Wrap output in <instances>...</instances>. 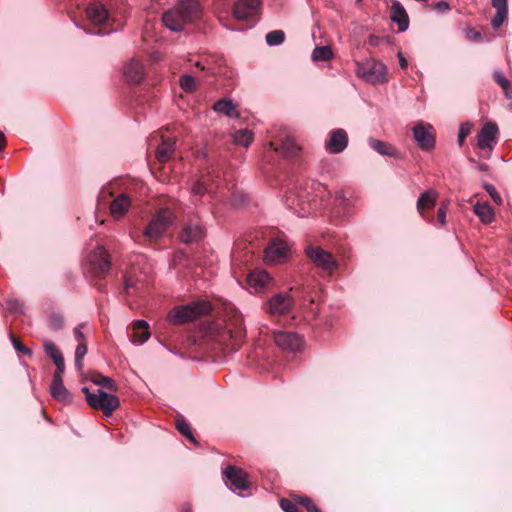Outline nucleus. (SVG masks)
<instances>
[{"instance_id":"34","label":"nucleus","mask_w":512,"mask_h":512,"mask_svg":"<svg viewBox=\"0 0 512 512\" xmlns=\"http://www.w3.org/2000/svg\"><path fill=\"white\" fill-rule=\"evenodd\" d=\"M91 381L101 387H104L110 391H117L116 383L109 377L103 376L101 374H97L91 378Z\"/></svg>"},{"instance_id":"51","label":"nucleus","mask_w":512,"mask_h":512,"mask_svg":"<svg viewBox=\"0 0 512 512\" xmlns=\"http://www.w3.org/2000/svg\"><path fill=\"white\" fill-rule=\"evenodd\" d=\"M492 5L497 11H507V0H492Z\"/></svg>"},{"instance_id":"2","label":"nucleus","mask_w":512,"mask_h":512,"mask_svg":"<svg viewBox=\"0 0 512 512\" xmlns=\"http://www.w3.org/2000/svg\"><path fill=\"white\" fill-rule=\"evenodd\" d=\"M174 213L168 208H162L157 211L150 219L148 225L143 231V236L149 243L158 241L173 223Z\"/></svg>"},{"instance_id":"40","label":"nucleus","mask_w":512,"mask_h":512,"mask_svg":"<svg viewBox=\"0 0 512 512\" xmlns=\"http://www.w3.org/2000/svg\"><path fill=\"white\" fill-rule=\"evenodd\" d=\"M449 200L443 201L437 211V222L439 226L444 227L446 225V215L449 208Z\"/></svg>"},{"instance_id":"45","label":"nucleus","mask_w":512,"mask_h":512,"mask_svg":"<svg viewBox=\"0 0 512 512\" xmlns=\"http://www.w3.org/2000/svg\"><path fill=\"white\" fill-rule=\"evenodd\" d=\"M280 506L285 512H300L297 505L289 499H282L280 501Z\"/></svg>"},{"instance_id":"17","label":"nucleus","mask_w":512,"mask_h":512,"mask_svg":"<svg viewBox=\"0 0 512 512\" xmlns=\"http://www.w3.org/2000/svg\"><path fill=\"white\" fill-rule=\"evenodd\" d=\"M438 198L437 191L433 189H429L421 194L417 201V211L421 215L423 219L428 222H432V219L427 218L425 215L426 210L433 209L436 205V201Z\"/></svg>"},{"instance_id":"21","label":"nucleus","mask_w":512,"mask_h":512,"mask_svg":"<svg viewBox=\"0 0 512 512\" xmlns=\"http://www.w3.org/2000/svg\"><path fill=\"white\" fill-rule=\"evenodd\" d=\"M204 236V228L199 222H190L185 225L181 239L185 243L199 241Z\"/></svg>"},{"instance_id":"10","label":"nucleus","mask_w":512,"mask_h":512,"mask_svg":"<svg viewBox=\"0 0 512 512\" xmlns=\"http://www.w3.org/2000/svg\"><path fill=\"white\" fill-rule=\"evenodd\" d=\"M273 338L276 345L284 350L295 352L303 346L302 338L294 332L274 331Z\"/></svg>"},{"instance_id":"44","label":"nucleus","mask_w":512,"mask_h":512,"mask_svg":"<svg viewBox=\"0 0 512 512\" xmlns=\"http://www.w3.org/2000/svg\"><path fill=\"white\" fill-rule=\"evenodd\" d=\"M484 188L496 204L500 205L502 203V198L493 185L485 184Z\"/></svg>"},{"instance_id":"32","label":"nucleus","mask_w":512,"mask_h":512,"mask_svg":"<svg viewBox=\"0 0 512 512\" xmlns=\"http://www.w3.org/2000/svg\"><path fill=\"white\" fill-rule=\"evenodd\" d=\"M43 348L45 353L52 359L54 364L64 361L62 353L58 350L56 345L50 340L45 339L43 341Z\"/></svg>"},{"instance_id":"52","label":"nucleus","mask_w":512,"mask_h":512,"mask_svg":"<svg viewBox=\"0 0 512 512\" xmlns=\"http://www.w3.org/2000/svg\"><path fill=\"white\" fill-rule=\"evenodd\" d=\"M135 286V283L131 279L130 276L125 277L124 279V290L127 295L131 294V289H133Z\"/></svg>"},{"instance_id":"11","label":"nucleus","mask_w":512,"mask_h":512,"mask_svg":"<svg viewBox=\"0 0 512 512\" xmlns=\"http://www.w3.org/2000/svg\"><path fill=\"white\" fill-rule=\"evenodd\" d=\"M289 247L283 240L275 239L265 249V261L270 264H280L286 261Z\"/></svg>"},{"instance_id":"42","label":"nucleus","mask_w":512,"mask_h":512,"mask_svg":"<svg viewBox=\"0 0 512 512\" xmlns=\"http://www.w3.org/2000/svg\"><path fill=\"white\" fill-rule=\"evenodd\" d=\"M507 18V11H496L495 16L492 18L491 24L494 29H498Z\"/></svg>"},{"instance_id":"46","label":"nucleus","mask_w":512,"mask_h":512,"mask_svg":"<svg viewBox=\"0 0 512 512\" xmlns=\"http://www.w3.org/2000/svg\"><path fill=\"white\" fill-rule=\"evenodd\" d=\"M465 36L471 42H480L482 40L481 33L473 28H467L465 30Z\"/></svg>"},{"instance_id":"57","label":"nucleus","mask_w":512,"mask_h":512,"mask_svg":"<svg viewBox=\"0 0 512 512\" xmlns=\"http://www.w3.org/2000/svg\"><path fill=\"white\" fill-rule=\"evenodd\" d=\"M308 512H321L314 504L307 508Z\"/></svg>"},{"instance_id":"8","label":"nucleus","mask_w":512,"mask_h":512,"mask_svg":"<svg viewBox=\"0 0 512 512\" xmlns=\"http://www.w3.org/2000/svg\"><path fill=\"white\" fill-rule=\"evenodd\" d=\"M224 476L227 480V485L233 491H239V493H241L250 486L247 474L242 469L236 468L235 466H228L224 470Z\"/></svg>"},{"instance_id":"60","label":"nucleus","mask_w":512,"mask_h":512,"mask_svg":"<svg viewBox=\"0 0 512 512\" xmlns=\"http://www.w3.org/2000/svg\"><path fill=\"white\" fill-rule=\"evenodd\" d=\"M130 237H131V239H132V240H134L135 242H138V240H137L136 236H135L132 232L130 233Z\"/></svg>"},{"instance_id":"18","label":"nucleus","mask_w":512,"mask_h":512,"mask_svg":"<svg viewBox=\"0 0 512 512\" xmlns=\"http://www.w3.org/2000/svg\"><path fill=\"white\" fill-rule=\"evenodd\" d=\"M390 19L398 24L399 31L404 32L408 29V15L403 5L397 0H393L390 6Z\"/></svg>"},{"instance_id":"37","label":"nucleus","mask_w":512,"mask_h":512,"mask_svg":"<svg viewBox=\"0 0 512 512\" xmlns=\"http://www.w3.org/2000/svg\"><path fill=\"white\" fill-rule=\"evenodd\" d=\"M176 427L182 435L189 438L194 443L196 442V439L192 435L189 424L185 421V419L183 417H178L176 419Z\"/></svg>"},{"instance_id":"14","label":"nucleus","mask_w":512,"mask_h":512,"mask_svg":"<svg viewBox=\"0 0 512 512\" xmlns=\"http://www.w3.org/2000/svg\"><path fill=\"white\" fill-rule=\"evenodd\" d=\"M498 127L495 123H486L477 136V145L480 149L492 150L496 144Z\"/></svg>"},{"instance_id":"3","label":"nucleus","mask_w":512,"mask_h":512,"mask_svg":"<svg viewBox=\"0 0 512 512\" xmlns=\"http://www.w3.org/2000/svg\"><path fill=\"white\" fill-rule=\"evenodd\" d=\"M211 305L206 301H195L187 305L179 306L168 314V321L172 324H185L195 320L201 315L209 313Z\"/></svg>"},{"instance_id":"39","label":"nucleus","mask_w":512,"mask_h":512,"mask_svg":"<svg viewBox=\"0 0 512 512\" xmlns=\"http://www.w3.org/2000/svg\"><path fill=\"white\" fill-rule=\"evenodd\" d=\"M64 326L63 317L60 314L53 313L48 318V327L52 331H59Z\"/></svg>"},{"instance_id":"49","label":"nucleus","mask_w":512,"mask_h":512,"mask_svg":"<svg viewBox=\"0 0 512 512\" xmlns=\"http://www.w3.org/2000/svg\"><path fill=\"white\" fill-rule=\"evenodd\" d=\"M494 80L501 86V88H506L509 81L505 78V76L500 71H495Z\"/></svg>"},{"instance_id":"15","label":"nucleus","mask_w":512,"mask_h":512,"mask_svg":"<svg viewBox=\"0 0 512 512\" xmlns=\"http://www.w3.org/2000/svg\"><path fill=\"white\" fill-rule=\"evenodd\" d=\"M259 5L260 0H238L233 7V15L238 20H246L257 13Z\"/></svg>"},{"instance_id":"35","label":"nucleus","mask_w":512,"mask_h":512,"mask_svg":"<svg viewBox=\"0 0 512 512\" xmlns=\"http://www.w3.org/2000/svg\"><path fill=\"white\" fill-rule=\"evenodd\" d=\"M87 353V345L85 342H79L75 349V367L79 372L83 371V359Z\"/></svg>"},{"instance_id":"1","label":"nucleus","mask_w":512,"mask_h":512,"mask_svg":"<svg viewBox=\"0 0 512 512\" xmlns=\"http://www.w3.org/2000/svg\"><path fill=\"white\" fill-rule=\"evenodd\" d=\"M200 13L198 0H180L172 9L162 16L163 24L173 32H180L184 27L196 20Z\"/></svg>"},{"instance_id":"59","label":"nucleus","mask_w":512,"mask_h":512,"mask_svg":"<svg viewBox=\"0 0 512 512\" xmlns=\"http://www.w3.org/2000/svg\"><path fill=\"white\" fill-rule=\"evenodd\" d=\"M151 57L154 61H157L159 59V54H153Z\"/></svg>"},{"instance_id":"9","label":"nucleus","mask_w":512,"mask_h":512,"mask_svg":"<svg viewBox=\"0 0 512 512\" xmlns=\"http://www.w3.org/2000/svg\"><path fill=\"white\" fill-rule=\"evenodd\" d=\"M292 306V298L288 294L280 293L268 300L266 311L271 316H281L288 314L291 311Z\"/></svg>"},{"instance_id":"26","label":"nucleus","mask_w":512,"mask_h":512,"mask_svg":"<svg viewBox=\"0 0 512 512\" xmlns=\"http://www.w3.org/2000/svg\"><path fill=\"white\" fill-rule=\"evenodd\" d=\"M149 325L145 320H137L133 325V334L131 339L133 342L144 343L150 337V332L148 330Z\"/></svg>"},{"instance_id":"50","label":"nucleus","mask_w":512,"mask_h":512,"mask_svg":"<svg viewBox=\"0 0 512 512\" xmlns=\"http://www.w3.org/2000/svg\"><path fill=\"white\" fill-rule=\"evenodd\" d=\"M83 328H85V324H79L77 327H75L74 329V336L75 338L79 341V342H84V333H83Z\"/></svg>"},{"instance_id":"58","label":"nucleus","mask_w":512,"mask_h":512,"mask_svg":"<svg viewBox=\"0 0 512 512\" xmlns=\"http://www.w3.org/2000/svg\"><path fill=\"white\" fill-rule=\"evenodd\" d=\"M183 512H191V508H190V506L185 505V506L183 507Z\"/></svg>"},{"instance_id":"28","label":"nucleus","mask_w":512,"mask_h":512,"mask_svg":"<svg viewBox=\"0 0 512 512\" xmlns=\"http://www.w3.org/2000/svg\"><path fill=\"white\" fill-rule=\"evenodd\" d=\"M175 150V141L173 139H163L156 149V157L160 162H167Z\"/></svg>"},{"instance_id":"20","label":"nucleus","mask_w":512,"mask_h":512,"mask_svg":"<svg viewBox=\"0 0 512 512\" xmlns=\"http://www.w3.org/2000/svg\"><path fill=\"white\" fill-rule=\"evenodd\" d=\"M271 281L270 276L264 270H256L247 276V283L255 293L261 292Z\"/></svg>"},{"instance_id":"30","label":"nucleus","mask_w":512,"mask_h":512,"mask_svg":"<svg viewBox=\"0 0 512 512\" xmlns=\"http://www.w3.org/2000/svg\"><path fill=\"white\" fill-rule=\"evenodd\" d=\"M473 210L484 224H489L494 220V210L487 203L477 202Z\"/></svg>"},{"instance_id":"61","label":"nucleus","mask_w":512,"mask_h":512,"mask_svg":"<svg viewBox=\"0 0 512 512\" xmlns=\"http://www.w3.org/2000/svg\"><path fill=\"white\" fill-rule=\"evenodd\" d=\"M4 133L3 132H0V140L4 141Z\"/></svg>"},{"instance_id":"19","label":"nucleus","mask_w":512,"mask_h":512,"mask_svg":"<svg viewBox=\"0 0 512 512\" xmlns=\"http://www.w3.org/2000/svg\"><path fill=\"white\" fill-rule=\"evenodd\" d=\"M131 207V199L126 194L118 195L110 204V213L115 220H119Z\"/></svg>"},{"instance_id":"31","label":"nucleus","mask_w":512,"mask_h":512,"mask_svg":"<svg viewBox=\"0 0 512 512\" xmlns=\"http://www.w3.org/2000/svg\"><path fill=\"white\" fill-rule=\"evenodd\" d=\"M253 139L254 134L248 129H241L233 134V142L239 146L248 147Z\"/></svg>"},{"instance_id":"43","label":"nucleus","mask_w":512,"mask_h":512,"mask_svg":"<svg viewBox=\"0 0 512 512\" xmlns=\"http://www.w3.org/2000/svg\"><path fill=\"white\" fill-rule=\"evenodd\" d=\"M55 366H56V371H55V373L53 375L52 383L63 382L62 375H63L64 370H65V362L61 361V362L55 363Z\"/></svg>"},{"instance_id":"29","label":"nucleus","mask_w":512,"mask_h":512,"mask_svg":"<svg viewBox=\"0 0 512 512\" xmlns=\"http://www.w3.org/2000/svg\"><path fill=\"white\" fill-rule=\"evenodd\" d=\"M213 109L217 113H221L226 115L229 118H238L239 113L236 109V106L233 104L231 100L228 99H221L217 101L213 105Z\"/></svg>"},{"instance_id":"22","label":"nucleus","mask_w":512,"mask_h":512,"mask_svg":"<svg viewBox=\"0 0 512 512\" xmlns=\"http://www.w3.org/2000/svg\"><path fill=\"white\" fill-rule=\"evenodd\" d=\"M126 79L133 83H140L144 77L143 65L137 60H131L124 68Z\"/></svg>"},{"instance_id":"63","label":"nucleus","mask_w":512,"mask_h":512,"mask_svg":"<svg viewBox=\"0 0 512 512\" xmlns=\"http://www.w3.org/2000/svg\"><path fill=\"white\" fill-rule=\"evenodd\" d=\"M510 108H511V110H512V102L510 103Z\"/></svg>"},{"instance_id":"24","label":"nucleus","mask_w":512,"mask_h":512,"mask_svg":"<svg viewBox=\"0 0 512 512\" xmlns=\"http://www.w3.org/2000/svg\"><path fill=\"white\" fill-rule=\"evenodd\" d=\"M50 393L56 401L62 404H70L73 401L72 393L64 386L63 382L51 383Z\"/></svg>"},{"instance_id":"5","label":"nucleus","mask_w":512,"mask_h":512,"mask_svg":"<svg viewBox=\"0 0 512 512\" xmlns=\"http://www.w3.org/2000/svg\"><path fill=\"white\" fill-rule=\"evenodd\" d=\"M86 401L89 406L96 410H101L105 416H111L112 413L119 408V398L113 394L98 389L96 392H90L87 387L82 388Z\"/></svg>"},{"instance_id":"62","label":"nucleus","mask_w":512,"mask_h":512,"mask_svg":"<svg viewBox=\"0 0 512 512\" xmlns=\"http://www.w3.org/2000/svg\"><path fill=\"white\" fill-rule=\"evenodd\" d=\"M4 145L3 144H0V150L3 149Z\"/></svg>"},{"instance_id":"33","label":"nucleus","mask_w":512,"mask_h":512,"mask_svg":"<svg viewBox=\"0 0 512 512\" xmlns=\"http://www.w3.org/2000/svg\"><path fill=\"white\" fill-rule=\"evenodd\" d=\"M333 57V51L330 46L316 47L312 52V60L317 61H328Z\"/></svg>"},{"instance_id":"7","label":"nucleus","mask_w":512,"mask_h":512,"mask_svg":"<svg viewBox=\"0 0 512 512\" xmlns=\"http://www.w3.org/2000/svg\"><path fill=\"white\" fill-rule=\"evenodd\" d=\"M413 136L417 145L423 151H429L435 146V135L430 124L417 123L413 128Z\"/></svg>"},{"instance_id":"53","label":"nucleus","mask_w":512,"mask_h":512,"mask_svg":"<svg viewBox=\"0 0 512 512\" xmlns=\"http://www.w3.org/2000/svg\"><path fill=\"white\" fill-rule=\"evenodd\" d=\"M449 8V4L446 1H439L435 5V9L438 10L439 12H446L449 10Z\"/></svg>"},{"instance_id":"36","label":"nucleus","mask_w":512,"mask_h":512,"mask_svg":"<svg viewBox=\"0 0 512 512\" xmlns=\"http://www.w3.org/2000/svg\"><path fill=\"white\" fill-rule=\"evenodd\" d=\"M285 40V34L282 30H274L266 35V42L269 46L280 45Z\"/></svg>"},{"instance_id":"55","label":"nucleus","mask_w":512,"mask_h":512,"mask_svg":"<svg viewBox=\"0 0 512 512\" xmlns=\"http://www.w3.org/2000/svg\"><path fill=\"white\" fill-rule=\"evenodd\" d=\"M299 503L304 506L306 509L313 504L312 500L309 498H300Z\"/></svg>"},{"instance_id":"47","label":"nucleus","mask_w":512,"mask_h":512,"mask_svg":"<svg viewBox=\"0 0 512 512\" xmlns=\"http://www.w3.org/2000/svg\"><path fill=\"white\" fill-rule=\"evenodd\" d=\"M207 188V181L205 179L199 180L197 183L194 184L192 188V192L196 195H202L205 192H208Z\"/></svg>"},{"instance_id":"13","label":"nucleus","mask_w":512,"mask_h":512,"mask_svg":"<svg viewBox=\"0 0 512 512\" xmlns=\"http://www.w3.org/2000/svg\"><path fill=\"white\" fill-rule=\"evenodd\" d=\"M86 16L94 25H105L110 21V13L101 2H92L86 8Z\"/></svg>"},{"instance_id":"41","label":"nucleus","mask_w":512,"mask_h":512,"mask_svg":"<svg viewBox=\"0 0 512 512\" xmlns=\"http://www.w3.org/2000/svg\"><path fill=\"white\" fill-rule=\"evenodd\" d=\"M472 125L470 123H462L458 134V144L462 146L466 137L471 133Z\"/></svg>"},{"instance_id":"38","label":"nucleus","mask_w":512,"mask_h":512,"mask_svg":"<svg viewBox=\"0 0 512 512\" xmlns=\"http://www.w3.org/2000/svg\"><path fill=\"white\" fill-rule=\"evenodd\" d=\"M180 86L185 92H193L196 90V81L191 75H183L180 78Z\"/></svg>"},{"instance_id":"48","label":"nucleus","mask_w":512,"mask_h":512,"mask_svg":"<svg viewBox=\"0 0 512 512\" xmlns=\"http://www.w3.org/2000/svg\"><path fill=\"white\" fill-rule=\"evenodd\" d=\"M11 341H12V344H13L14 348L18 352H21V353H24V354H27V355H31V351L27 347H25L19 340H17L16 338H14L12 336L11 337Z\"/></svg>"},{"instance_id":"4","label":"nucleus","mask_w":512,"mask_h":512,"mask_svg":"<svg viewBox=\"0 0 512 512\" xmlns=\"http://www.w3.org/2000/svg\"><path fill=\"white\" fill-rule=\"evenodd\" d=\"M356 74L366 82L377 85L388 81L386 65L373 58L365 59L356 63Z\"/></svg>"},{"instance_id":"54","label":"nucleus","mask_w":512,"mask_h":512,"mask_svg":"<svg viewBox=\"0 0 512 512\" xmlns=\"http://www.w3.org/2000/svg\"><path fill=\"white\" fill-rule=\"evenodd\" d=\"M398 58H399V64H400L401 68L406 69L408 66V63H407V60L405 59V57L403 56V54L399 52Z\"/></svg>"},{"instance_id":"23","label":"nucleus","mask_w":512,"mask_h":512,"mask_svg":"<svg viewBox=\"0 0 512 512\" xmlns=\"http://www.w3.org/2000/svg\"><path fill=\"white\" fill-rule=\"evenodd\" d=\"M228 334L231 339H244L246 331L243 325V319L240 315L235 314L227 324Z\"/></svg>"},{"instance_id":"16","label":"nucleus","mask_w":512,"mask_h":512,"mask_svg":"<svg viewBox=\"0 0 512 512\" xmlns=\"http://www.w3.org/2000/svg\"><path fill=\"white\" fill-rule=\"evenodd\" d=\"M348 145V135L344 129H335L331 132L330 138L326 143V149L333 153L338 154L343 152Z\"/></svg>"},{"instance_id":"12","label":"nucleus","mask_w":512,"mask_h":512,"mask_svg":"<svg viewBox=\"0 0 512 512\" xmlns=\"http://www.w3.org/2000/svg\"><path fill=\"white\" fill-rule=\"evenodd\" d=\"M89 263L96 276H103L110 269L109 254L103 247H98L90 254Z\"/></svg>"},{"instance_id":"25","label":"nucleus","mask_w":512,"mask_h":512,"mask_svg":"<svg viewBox=\"0 0 512 512\" xmlns=\"http://www.w3.org/2000/svg\"><path fill=\"white\" fill-rule=\"evenodd\" d=\"M368 144L371 149H373L374 151L378 152L381 155H386V156H390V157H399L398 150L394 146L390 145L389 143L370 138L368 140Z\"/></svg>"},{"instance_id":"56","label":"nucleus","mask_w":512,"mask_h":512,"mask_svg":"<svg viewBox=\"0 0 512 512\" xmlns=\"http://www.w3.org/2000/svg\"><path fill=\"white\" fill-rule=\"evenodd\" d=\"M506 97L512 98V84L509 82L506 88H502Z\"/></svg>"},{"instance_id":"6","label":"nucleus","mask_w":512,"mask_h":512,"mask_svg":"<svg viewBox=\"0 0 512 512\" xmlns=\"http://www.w3.org/2000/svg\"><path fill=\"white\" fill-rule=\"evenodd\" d=\"M307 256L319 268L329 273L337 269L338 264L332 254L320 247H310L307 249Z\"/></svg>"},{"instance_id":"27","label":"nucleus","mask_w":512,"mask_h":512,"mask_svg":"<svg viewBox=\"0 0 512 512\" xmlns=\"http://www.w3.org/2000/svg\"><path fill=\"white\" fill-rule=\"evenodd\" d=\"M274 150L282 153L286 157H292L300 150L299 145L296 143L294 137L286 136L282 139L280 146H275Z\"/></svg>"}]
</instances>
